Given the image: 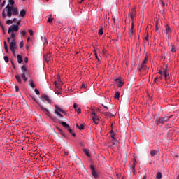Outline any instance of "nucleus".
I'll return each instance as SVG.
<instances>
[{
  "label": "nucleus",
  "mask_w": 179,
  "mask_h": 179,
  "mask_svg": "<svg viewBox=\"0 0 179 179\" xmlns=\"http://www.w3.org/2000/svg\"><path fill=\"white\" fill-rule=\"evenodd\" d=\"M5 9H6L7 16L8 17H12V16H18L19 15V10L17 7L12 6L10 4H8Z\"/></svg>",
  "instance_id": "nucleus-1"
},
{
  "label": "nucleus",
  "mask_w": 179,
  "mask_h": 179,
  "mask_svg": "<svg viewBox=\"0 0 179 179\" xmlns=\"http://www.w3.org/2000/svg\"><path fill=\"white\" fill-rule=\"evenodd\" d=\"M172 116H164L163 117H161L159 119H156L155 122L157 125H160V124H164L169 121L170 118H171Z\"/></svg>",
  "instance_id": "nucleus-2"
},
{
  "label": "nucleus",
  "mask_w": 179,
  "mask_h": 179,
  "mask_svg": "<svg viewBox=\"0 0 179 179\" xmlns=\"http://www.w3.org/2000/svg\"><path fill=\"white\" fill-rule=\"evenodd\" d=\"M158 73L162 76H164L165 79H167V76H169V66H166L165 68L163 69V71L159 70Z\"/></svg>",
  "instance_id": "nucleus-3"
},
{
  "label": "nucleus",
  "mask_w": 179,
  "mask_h": 179,
  "mask_svg": "<svg viewBox=\"0 0 179 179\" xmlns=\"http://www.w3.org/2000/svg\"><path fill=\"white\" fill-rule=\"evenodd\" d=\"M20 22H21L20 20H18L16 25L13 24L10 26L11 30H13V33L14 31H19V29H20L19 26L20 25Z\"/></svg>",
  "instance_id": "nucleus-4"
},
{
  "label": "nucleus",
  "mask_w": 179,
  "mask_h": 179,
  "mask_svg": "<svg viewBox=\"0 0 179 179\" xmlns=\"http://www.w3.org/2000/svg\"><path fill=\"white\" fill-rule=\"evenodd\" d=\"M16 48V41H11L10 43V50L13 54H15V49Z\"/></svg>",
  "instance_id": "nucleus-5"
},
{
  "label": "nucleus",
  "mask_w": 179,
  "mask_h": 179,
  "mask_svg": "<svg viewBox=\"0 0 179 179\" xmlns=\"http://www.w3.org/2000/svg\"><path fill=\"white\" fill-rule=\"evenodd\" d=\"M92 120L94 124H99V117L96 115V112L92 113Z\"/></svg>",
  "instance_id": "nucleus-6"
},
{
  "label": "nucleus",
  "mask_w": 179,
  "mask_h": 179,
  "mask_svg": "<svg viewBox=\"0 0 179 179\" xmlns=\"http://www.w3.org/2000/svg\"><path fill=\"white\" fill-rule=\"evenodd\" d=\"M146 63L142 62V64H139L137 67L138 71H145L146 69Z\"/></svg>",
  "instance_id": "nucleus-7"
},
{
  "label": "nucleus",
  "mask_w": 179,
  "mask_h": 179,
  "mask_svg": "<svg viewBox=\"0 0 179 179\" xmlns=\"http://www.w3.org/2000/svg\"><path fill=\"white\" fill-rule=\"evenodd\" d=\"M115 82H116L118 87H122L124 85V81L121 80L120 78H116L115 80Z\"/></svg>",
  "instance_id": "nucleus-8"
},
{
  "label": "nucleus",
  "mask_w": 179,
  "mask_h": 179,
  "mask_svg": "<svg viewBox=\"0 0 179 179\" xmlns=\"http://www.w3.org/2000/svg\"><path fill=\"white\" fill-rule=\"evenodd\" d=\"M73 108L76 110L78 114H80L82 113V109H80V108H79V105L76 103L73 104Z\"/></svg>",
  "instance_id": "nucleus-9"
},
{
  "label": "nucleus",
  "mask_w": 179,
  "mask_h": 179,
  "mask_svg": "<svg viewBox=\"0 0 179 179\" xmlns=\"http://www.w3.org/2000/svg\"><path fill=\"white\" fill-rule=\"evenodd\" d=\"M56 110L57 112H60V113H63V114H65V110H62V108H61L59 106H58L57 105L55 106Z\"/></svg>",
  "instance_id": "nucleus-10"
},
{
  "label": "nucleus",
  "mask_w": 179,
  "mask_h": 179,
  "mask_svg": "<svg viewBox=\"0 0 179 179\" xmlns=\"http://www.w3.org/2000/svg\"><path fill=\"white\" fill-rule=\"evenodd\" d=\"M157 153H159V150H152L150 151V156H152L153 157V156H156V155H157Z\"/></svg>",
  "instance_id": "nucleus-11"
},
{
  "label": "nucleus",
  "mask_w": 179,
  "mask_h": 179,
  "mask_svg": "<svg viewBox=\"0 0 179 179\" xmlns=\"http://www.w3.org/2000/svg\"><path fill=\"white\" fill-rule=\"evenodd\" d=\"M43 57L46 62H48V61H50V59H51V55L50 54L45 55Z\"/></svg>",
  "instance_id": "nucleus-12"
},
{
  "label": "nucleus",
  "mask_w": 179,
  "mask_h": 179,
  "mask_svg": "<svg viewBox=\"0 0 179 179\" xmlns=\"http://www.w3.org/2000/svg\"><path fill=\"white\" fill-rule=\"evenodd\" d=\"M43 99H44V100H45L46 101H48V103H51V100L50 99V97L48 96V95H45V94H43L42 96Z\"/></svg>",
  "instance_id": "nucleus-13"
},
{
  "label": "nucleus",
  "mask_w": 179,
  "mask_h": 179,
  "mask_svg": "<svg viewBox=\"0 0 179 179\" xmlns=\"http://www.w3.org/2000/svg\"><path fill=\"white\" fill-rule=\"evenodd\" d=\"M134 33H135V29H131V28H129V36L131 38H132V36H134Z\"/></svg>",
  "instance_id": "nucleus-14"
},
{
  "label": "nucleus",
  "mask_w": 179,
  "mask_h": 179,
  "mask_svg": "<svg viewBox=\"0 0 179 179\" xmlns=\"http://www.w3.org/2000/svg\"><path fill=\"white\" fill-rule=\"evenodd\" d=\"M41 109L43 110V111H45L46 113V115H50V110L45 108H44V106H41Z\"/></svg>",
  "instance_id": "nucleus-15"
},
{
  "label": "nucleus",
  "mask_w": 179,
  "mask_h": 179,
  "mask_svg": "<svg viewBox=\"0 0 179 179\" xmlns=\"http://www.w3.org/2000/svg\"><path fill=\"white\" fill-rule=\"evenodd\" d=\"M21 71H22V73H27V67H26V66L23 65L21 67Z\"/></svg>",
  "instance_id": "nucleus-16"
},
{
  "label": "nucleus",
  "mask_w": 179,
  "mask_h": 179,
  "mask_svg": "<svg viewBox=\"0 0 179 179\" xmlns=\"http://www.w3.org/2000/svg\"><path fill=\"white\" fill-rule=\"evenodd\" d=\"M61 124L62 125V127H64V128H66V129H69V124H66V122H62Z\"/></svg>",
  "instance_id": "nucleus-17"
},
{
  "label": "nucleus",
  "mask_w": 179,
  "mask_h": 179,
  "mask_svg": "<svg viewBox=\"0 0 179 179\" xmlns=\"http://www.w3.org/2000/svg\"><path fill=\"white\" fill-rule=\"evenodd\" d=\"M26 75H27V73H22L21 74V77L22 78L24 82H27V78H26Z\"/></svg>",
  "instance_id": "nucleus-18"
},
{
  "label": "nucleus",
  "mask_w": 179,
  "mask_h": 179,
  "mask_svg": "<svg viewBox=\"0 0 179 179\" xmlns=\"http://www.w3.org/2000/svg\"><path fill=\"white\" fill-rule=\"evenodd\" d=\"M20 16H21V17H24V16H26V10H22L20 13Z\"/></svg>",
  "instance_id": "nucleus-19"
},
{
  "label": "nucleus",
  "mask_w": 179,
  "mask_h": 179,
  "mask_svg": "<svg viewBox=\"0 0 179 179\" xmlns=\"http://www.w3.org/2000/svg\"><path fill=\"white\" fill-rule=\"evenodd\" d=\"M136 13V12H135L134 10H132V12L130 13V17L132 19V20H134Z\"/></svg>",
  "instance_id": "nucleus-20"
},
{
  "label": "nucleus",
  "mask_w": 179,
  "mask_h": 179,
  "mask_svg": "<svg viewBox=\"0 0 179 179\" xmlns=\"http://www.w3.org/2000/svg\"><path fill=\"white\" fill-rule=\"evenodd\" d=\"M29 86H31V87H32V89H34V87H36V85H34V81H33V80H29Z\"/></svg>",
  "instance_id": "nucleus-21"
},
{
  "label": "nucleus",
  "mask_w": 179,
  "mask_h": 179,
  "mask_svg": "<svg viewBox=\"0 0 179 179\" xmlns=\"http://www.w3.org/2000/svg\"><path fill=\"white\" fill-rule=\"evenodd\" d=\"M17 62L18 64H22L23 62V59L22 58V56L20 55H17Z\"/></svg>",
  "instance_id": "nucleus-22"
},
{
  "label": "nucleus",
  "mask_w": 179,
  "mask_h": 179,
  "mask_svg": "<svg viewBox=\"0 0 179 179\" xmlns=\"http://www.w3.org/2000/svg\"><path fill=\"white\" fill-rule=\"evenodd\" d=\"M15 78L17 80V81L18 82V83H22V78H20V76L19 75H15Z\"/></svg>",
  "instance_id": "nucleus-23"
},
{
  "label": "nucleus",
  "mask_w": 179,
  "mask_h": 179,
  "mask_svg": "<svg viewBox=\"0 0 179 179\" xmlns=\"http://www.w3.org/2000/svg\"><path fill=\"white\" fill-rule=\"evenodd\" d=\"M92 174L94 178H97L99 177V175L97 174V172L96 171H92Z\"/></svg>",
  "instance_id": "nucleus-24"
},
{
  "label": "nucleus",
  "mask_w": 179,
  "mask_h": 179,
  "mask_svg": "<svg viewBox=\"0 0 179 179\" xmlns=\"http://www.w3.org/2000/svg\"><path fill=\"white\" fill-rule=\"evenodd\" d=\"M103 114L105 117H109V118L114 116L113 114H111V113H108V112H106Z\"/></svg>",
  "instance_id": "nucleus-25"
},
{
  "label": "nucleus",
  "mask_w": 179,
  "mask_h": 179,
  "mask_svg": "<svg viewBox=\"0 0 179 179\" xmlns=\"http://www.w3.org/2000/svg\"><path fill=\"white\" fill-rule=\"evenodd\" d=\"M162 175L161 172H157V176H156V178L157 179H162Z\"/></svg>",
  "instance_id": "nucleus-26"
},
{
  "label": "nucleus",
  "mask_w": 179,
  "mask_h": 179,
  "mask_svg": "<svg viewBox=\"0 0 179 179\" xmlns=\"http://www.w3.org/2000/svg\"><path fill=\"white\" fill-rule=\"evenodd\" d=\"M83 152L86 155V156H87V157H90V154L89 153V150H87V149H84Z\"/></svg>",
  "instance_id": "nucleus-27"
},
{
  "label": "nucleus",
  "mask_w": 179,
  "mask_h": 179,
  "mask_svg": "<svg viewBox=\"0 0 179 179\" xmlns=\"http://www.w3.org/2000/svg\"><path fill=\"white\" fill-rule=\"evenodd\" d=\"M6 10V9H5V8L3 10V12H2V17H3V19H5V17H6V16H8V14L5 13Z\"/></svg>",
  "instance_id": "nucleus-28"
},
{
  "label": "nucleus",
  "mask_w": 179,
  "mask_h": 179,
  "mask_svg": "<svg viewBox=\"0 0 179 179\" xmlns=\"http://www.w3.org/2000/svg\"><path fill=\"white\" fill-rule=\"evenodd\" d=\"M166 33H171V29L170 28V26L166 25Z\"/></svg>",
  "instance_id": "nucleus-29"
},
{
  "label": "nucleus",
  "mask_w": 179,
  "mask_h": 179,
  "mask_svg": "<svg viewBox=\"0 0 179 179\" xmlns=\"http://www.w3.org/2000/svg\"><path fill=\"white\" fill-rule=\"evenodd\" d=\"M55 114H56L57 115H58V117H59L60 118H62V117H64V116L62 115V114H61L59 112H58V111H57V110L55 111Z\"/></svg>",
  "instance_id": "nucleus-30"
},
{
  "label": "nucleus",
  "mask_w": 179,
  "mask_h": 179,
  "mask_svg": "<svg viewBox=\"0 0 179 179\" xmlns=\"http://www.w3.org/2000/svg\"><path fill=\"white\" fill-rule=\"evenodd\" d=\"M76 127H77V128H78L80 130L85 129V126L83 124H80V126H79V124H77Z\"/></svg>",
  "instance_id": "nucleus-31"
},
{
  "label": "nucleus",
  "mask_w": 179,
  "mask_h": 179,
  "mask_svg": "<svg viewBox=\"0 0 179 179\" xmlns=\"http://www.w3.org/2000/svg\"><path fill=\"white\" fill-rule=\"evenodd\" d=\"M8 2H9L8 5H10V6H13V5H15L14 0H9Z\"/></svg>",
  "instance_id": "nucleus-32"
},
{
  "label": "nucleus",
  "mask_w": 179,
  "mask_h": 179,
  "mask_svg": "<svg viewBox=\"0 0 179 179\" xmlns=\"http://www.w3.org/2000/svg\"><path fill=\"white\" fill-rule=\"evenodd\" d=\"M114 97L115 99H120V92H116Z\"/></svg>",
  "instance_id": "nucleus-33"
},
{
  "label": "nucleus",
  "mask_w": 179,
  "mask_h": 179,
  "mask_svg": "<svg viewBox=\"0 0 179 179\" xmlns=\"http://www.w3.org/2000/svg\"><path fill=\"white\" fill-rule=\"evenodd\" d=\"M171 51L172 52H176L177 49L176 48V47H174V45H172V46H171Z\"/></svg>",
  "instance_id": "nucleus-34"
},
{
  "label": "nucleus",
  "mask_w": 179,
  "mask_h": 179,
  "mask_svg": "<svg viewBox=\"0 0 179 179\" xmlns=\"http://www.w3.org/2000/svg\"><path fill=\"white\" fill-rule=\"evenodd\" d=\"M103 28H101V29H99V32H98V34H99V36H103Z\"/></svg>",
  "instance_id": "nucleus-35"
},
{
  "label": "nucleus",
  "mask_w": 179,
  "mask_h": 179,
  "mask_svg": "<svg viewBox=\"0 0 179 179\" xmlns=\"http://www.w3.org/2000/svg\"><path fill=\"white\" fill-rule=\"evenodd\" d=\"M160 5L162 8H163V10H164V6H166V3H164V1H162Z\"/></svg>",
  "instance_id": "nucleus-36"
},
{
  "label": "nucleus",
  "mask_w": 179,
  "mask_h": 179,
  "mask_svg": "<svg viewBox=\"0 0 179 179\" xmlns=\"http://www.w3.org/2000/svg\"><path fill=\"white\" fill-rule=\"evenodd\" d=\"M5 3H6V1L4 0L3 2L0 6V9H2V8L5 6Z\"/></svg>",
  "instance_id": "nucleus-37"
},
{
  "label": "nucleus",
  "mask_w": 179,
  "mask_h": 179,
  "mask_svg": "<svg viewBox=\"0 0 179 179\" xmlns=\"http://www.w3.org/2000/svg\"><path fill=\"white\" fill-rule=\"evenodd\" d=\"M48 22V23H52V17L51 15L49 17Z\"/></svg>",
  "instance_id": "nucleus-38"
},
{
  "label": "nucleus",
  "mask_w": 179,
  "mask_h": 179,
  "mask_svg": "<svg viewBox=\"0 0 179 179\" xmlns=\"http://www.w3.org/2000/svg\"><path fill=\"white\" fill-rule=\"evenodd\" d=\"M58 130L59 131L61 135H62V136H65V133L61 129H58Z\"/></svg>",
  "instance_id": "nucleus-39"
},
{
  "label": "nucleus",
  "mask_w": 179,
  "mask_h": 179,
  "mask_svg": "<svg viewBox=\"0 0 179 179\" xmlns=\"http://www.w3.org/2000/svg\"><path fill=\"white\" fill-rule=\"evenodd\" d=\"M6 23V24H12V23H13V22L10 20H8Z\"/></svg>",
  "instance_id": "nucleus-40"
},
{
  "label": "nucleus",
  "mask_w": 179,
  "mask_h": 179,
  "mask_svg": "<svg viewBox=\"0 0 179 179\" xmlns=\"http://www.w3.org/2000/svg\"><path fill=\"white\" fill-rule=\"evenodd\" d=\"M24 45L23 41H22L20 43V48H23V45Z\"/></svg>",
  "instance_id": "nucleus-41"
},
{
  "label": "nucleus",
  "mask_w": 179,
  "mask_h": 179,
  "mask_svg": "<svg viewBox=\"0 0 179 179\" xmlns=\"http://www.w3.org/2000/svg\"><path fill=\"white\" fill-rule=\"evenodd\" d=\"M34 92H35L36 94H38V96H39V94H40V91H38V90L37 88H36V89L34 90Z\"/></svg>",
  "instance_id": "nucleus-42"
},
{
  "label": "nucleus",
  "mask_w": 179,
  "mask_h": 179,
  "mask_svg": "<svg viewBox=\"0 0 179 179\" xmlns=\"http://www.w3.org/2000/svg\"><path fill=\"white\" fill-rule=\"evenodd\" d=\"M4 61H5V62H9V57H8V56H5Z\"/></svg>",
  "instance_id": "nucleus-43"
},
{
  "label": "nucleus",
  "mask_w": 179,
  "mask_h": 179,
  "mask_svg": "<svg viewBox=\"0 0 179 179\" xmlns=\"http://www.w3.org/2000/svg\"><path fill=\"white\" fill-rule=\"evenodd\" d=\"M15 37H16V34H15V33L12 32L10 38H15Z\"/></svg>",
  "instance_id": "nucleus-44"
},
{
  "label": "nucleus",
  "mask_w": 179,
  "mask_h": 179,
  "mask_svg": "<svg viewBox=\"0 0 179 179\" xmlns=\"http://www.w3.org/2000/svg\"><path fill=\"white\" fill-rule=\"evenodd\" d=\"M31 99H32V100H34V101H35L36 103H37V99H36V96H31Z\"/></svg>",
  "instance_id": "nucleus-45"
},
{
  "label": "nucleus",
  "mask_w": 179,
  "mask_h": 179,
  "mask_svg": "<svg viewBox=\"0 0 179 179\" xmlns=\"http://www.w3.org/2000/svg\"><path fill=\"white\" fill-rule=\"evenodd\" d=\"M8 33L9 34H10V33H13V31L12 30V28H10V27H9V28H8Z\"/></svg>",
  "instance_id": "nucleus-46"
},
{
  "label": "nucleus",
  "mask_w": 179,
  "mask_h": 179,
  "mask_svg": "<svg viewBox=\"0 0 179 179\" xmlns=\"http://www.w3.org/2000/svg\"><path fill=\"white\" fill-rule=\"evenodd\" d=\"M147 62H148V57L147 56H145L144 60L143 61V63L146 64Z\"/></svg>",
  "instance_id": "nucleus-47"
},
{
  "label": "nucleus",
  "mask_w": 179,
  "mask_h": 179,
  "mask_svg": "<svg viewBox=\"0 0 179 179\" xmlns=\"http://www.w3.org/2000/svg\"><path fill=\"white\" fill-rule=\"evenodd\" d=\"M76 161L78 162V164H82V160L80 158H77Z\"/></svg>",
  "instance_id": "nucleus-48"
},
{
  "label": "nucleus",
  "mask_w": 179,
  "mask_h": 179,
  "mask_svg": "<svg viewBox=\"0 0 179 179\" xmlns=\"http://www.w3.org/2000/svg\"><path fill=\"white\" fill-rule=\"evenodd\" d=\"M112 141H115V135L111 134Z\"/></svg>",
  "instance_id": "nucleus-49"
},
{
  "label": "nucleus",
  "mask_w": 179,
  "mask_h": 179,
  "mask_svg": "<svg viewBox=\"0 0 179 179\" xmlns=\"http://www.w3.org/2000/svg\"><path fill=\"white\" fill-rule=\"evenodd\" d=\"M20 34L22 36H26V31H22Z\"/></svg>",
  "instance_id": "nucleus-50"
},
{
  "label": "nucleus",
  "mask_w": 179,
  "mask_h": 179,
  "mask_svg": "<svg viewBox=\"0 0 179 179\" xmlns=\"http://www.w3.org/2000/svg\"><path fill=\"white\" fill-rule=\"evenodd\" d=\"M24 61L26 64H27V62H29V58L24 57Z\"/></svg>",
  "instance_id": "nucleus-51"
},
{
  "label": "nucleus",
  "mask_w": 179,
  "mask_h": 179,
  "mask_svg": "<svg viewBox=\"0 0 179 179\" xmlns=\"http://www.w3.org/2000/svg\"><path fill=\"white\" fill-rule=\"evenodd\" d=\"M116 177H117V179L121 178V175H120V173H117V174H116Z\"/></svg>",
  "instance_id": "nucleus-52"
},
{
  "label": "nucleus",
  "mask_w": 179,
  "mask_h": 179,
  "mask_svg": "<svg viewBox=\"0 0 179 179\" xmlns=\"http://www.w3.org/2000/svg\"><path fill=\"white\" fill-rule=\"evenodd\" d=\"M29 33L30 36H33V30L29 29Z\"/></svg>",
  "instance_id": "nucleus-53"
},
{
  "label": "nucleus",
  "mask_w": 179,
  "mask_h": 179,
  "mask_svg": "<svg viewBox=\"0 0 179 179\" xmlns=\"http://www.w3.org/2000/svg\"><path fill=\"white\" fill-rule=\"evenodd\" d=\"M149 38V36L147 35L145 38V43H148V39Z\"/></svg>",
  "instance_id": "nucleus-54"
},
{
  "label": "nucleus",
  "mask_w": 179,
  "mask_h": 179,
  "mask_svg": "<svg viewBox=\"0 0 179 179\" xmlns=\"http://www.w3.org/2000/svg\"><path fill=\"white\" fill-rule=\"evenodd\" d=\"M90 169H91V171H96V169H94V166H90Z\"/></svg>",
  "instance_id": "nucleus-55"
},
{
  "label": "nucleus",
  "mask_w": 179,
  "mask_h": 179,
  "mask_svg": "<svg viewBox=\"0 0 179 179\" xmlns=\"http://www.w3.org/2000/svg\"><path fill=\"white\" fill-rule=\"evenodd\" d=\"M13 23H17V19L14 18L13 20Z\"/></svg>",
  "instance_id": "nucleus-56"
},
{
  "label": "nucleus",
  "mask_w": 179,
  "mask_h": 179,
  "mask_svg": "<svg viewBox=\"0 0 179 179\" xmlns=\"http://www.w3.org/2000/svg\"><path fill=\"white\" fill-rule=\"evenodd\" d=\"M54 85L56 86V87L59 89V87H58V83H57V81H55Z\"/></svg>",
  "instance_id": "nucleus-57"
},
{
  "label": "nucleus",
  "mask_w": 179,
  "mask_h": 179,
  "mask_svg": "<svg viewBox=\"0 0 179 179\" xmlns=\"http://www.w3.org/2000/svg\"><path fill=\"white\" fill-rule=\"evenodd\" d=\"M67 130L69 131V134H72V130L71 129V127H69V129H67Z\"/></svg>",
  "instance_id": "nucleus-58"
},
{
  "label": "nucleus",
  "mask_w": 179,
  "mask_h": 179,
  "mask_svg": "<svg viewBox=\"0 0 179 179\" xmlns=\"http://www.w3.org/2000/svg\"><path fill=\"white\" fill-rule=\"evenodd\" d=\"M95 57L98 61H100V58H99V56H97V53H95Z\"/></svg>",
  "instance_id": "nucleus-59"
},
{
  "label": "nucleus",
  "mask_w": 179,
  "mask_h": 179,
  "mask_svg": "<svg viewBox=\"0 0 179 179\" xmlns=\"http://www.w3.org/2000/svg\"><path fill=\"white\" fill-rule=\"evenodd\" d=\"M133 166H136V159H134Z\"/></svg>",
  "instance_id": "nucleus-60"
},
{
  "label": "nucleus",
  "mask_w": 179,
  "mask_h": 179,
  "mask_svg": "<svg viewBox=\"0 0 179 179\" xmlns=\"http://www.w3.org/2000/svg\"><path fill=\"white\" fill-rule=\"evenodd\" d=\"M85 87H86L85 86V83H83L82 85H81V89H85Z\"/></svg>",
  "instance_id": "nucleus-61"
},
{
  "label": "nucleus",
  "mask_w": 179,
  "mask_h": 179,
  "mask_svg": "<svg viewBox=\"0 0 179 179\" xmlns=\"http://www.w3.org/2000/svg\"><path fill=\"white\" fill-rule=\"evenodd\" d=\"M135 166H136V165H133V166H132V169H133V172H134V173H135Z\"/></svg>",
  "instance_id": "nucleus-62"
},
{
  "label": "nucleus",
  "mask_w": 179,
  "mask_h": 179,
  "mask_svg": "<svg viewBox=\"0 0 179 179\" xmlns=\"http://www.w3.org/2000/svg\"><path fill=\"white\" fill-rule=\"evenodd\" d=\"M15 92H19V87L15 86Z\"/></svg>",
  "instance_id": "nucleus-63"
},
{
  "label": "nucleus",
  "mask_w": 179,
  "mask_h": 179,
  "mask_svg": "<svg viewBox=\"0 0 179 179\" xmlns=\"http://www.w3.org/2000/svg\"><path fill=\"white\" fill-rule=\"evenodd\" d=\"M4 50H5L6 52H8V46H6V48H4Z\"/></svg>",
  "instance_id": "nucleus-64"
}]
</instances>
